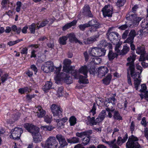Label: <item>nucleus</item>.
<instances>
[{"mask_svg":"<svg viewBox=\"0 0 148 148\" xmlns=\"http://www.w3.org/2000/svg\"><path fill=\"white\" fill-rule=\"evenodd\" d=\"M71 63V60L69 59H66L64 60L63 71L66 73H60V71L61 69V66L58 68H55V75L54 78L57 84L59 83V81H64L68 84L72 83L70 77L68 74L69 73H71L72 70H74L75 67L73 66H70Z\"/></svg>","mask_w":148,"mask_h":148,"instance_id":"1","label":"nucleus"},{"mask_svg":"<svg viewBox=\"0 0 148 148\" xmlns=\"http://www.w3.org/2000/svg\"><path fill=\"white\" fill-rule=\"evenodd\" d=\"M136 57L134 54H132L127 59L128 62L127 63V65L129 66L127 69L128 73H130L131 77L134 79V87L136 90H138V87L140 84V73L142 72V67L138 64L136 65V69L139 70V72L135 71L134 70V62Z\"/></svg>","mask_w":148,"mask_h":148,"instance_id":"2","label":"nucleus"},{"mask_svg":"<svg viewBox=\"0 0 148 148\" xmlns=\"http://www.w3.org/2000/svg\"><path fill=\"white\" fill-rule=\"evenodd\" d=\"M78 72L76 70H72L71 75L73 76L75 79H79V82L80 84H87L88 81L86 78L87 77L88 68L86 65L82 66L79 69Z\"/></svg>","mask_w":148,"mask_h":148,"instance_id":"3","label":"nucleus"},{"mask_svg":"<svg viewBox=\"0 0 148 148\" xmlns=\"http://www.w3.org/2000/svg\"><path fill=\"white\" fill-rule=\"evenodd\" d=\"M24 126L28 132L32 134L35 143H38L42 140V136L39 132V128L38 127L28 123H25Z\"/></svg>","mask_w":148,"mask_h":148,"instance_id":"4","label":"nucleus"},{"mask_svg":"<svg viewBox=\"0 0 148 148\" xmlns=\"http://www.w3.org/2000/svg\"><path fill=\"white\" fill-rule=\"evenodd\" d=\"M141 26L143 28H144L145 29L143 30H140V31L136 32L134 30H131L129 34V37L125 41V42H132L134 40V37L137 34H139L140 36H144V33L146 30L145 28L147 26H148V19L146 18L145 19L144 21H143Z\"/></svg>","mask_w":148,"mask_h":148,"instance_id":"5","label":"nucleus"},{"mask_svg":"<svg viewBox=\"0 0 148 148\" xmlns=\"http://www.w3.org/2000/svg\"><path fill=\"white\" fill-rule=\"evenodd\" d=\"M138 8L137 5H135L132 8V11L129 12L126 15V19L130 21L131 23L130 24V26L132 25L134 26H137L142 19L141 18L137 17L136 14L133 13L136 11Z\"/></svg>","mask_w":148,"mask_h":148,"instance_id":"6","label":"nucleus"},{"mask_svg":"<svg viewBox=\"0 0 148 148\" xmlns=\"http://www.w3.org/2000/svg\"><path fill=\"white\" fill-rule=\"evenodd\" d=\"M41 145L43 148H57L58 143L55 137L50 136L47 138L45 143H41Z\"/></svg>","mask_w":148,"mask_h":148,"instance_id":"7","label":"nucleus"},{"mask_svg":"<svg viewBox=\"0 0 148 148\" xmlns=\"http://www.w3.org/2000/svg\"><path fill=\"white\" fill-rule=\"evenodd\" d=\"M88 52L91 56L95 57H99L104 56L106 50L103 48L93 47L89 49Z\"/></svg>","mask_w":148,"mask_h":148,"instance_id":"8","label":"nucleus"},{"mask_svg":"<svg viewBox=\"0 0 148 148\" xmlns=\"http://www.w3.org/2000/svg\"><path fill=\"white\" fill-rule=\"evenodd\" d=\"M138 139L137 138L133 135L130 137L126 143L127 148H140V145L138 141Z\"/></svg>","mask_w":148,"mask_h":148,"instance_id":"9","label":"nucleus"},{"mask_svg":"<svg viewBox=\"0 0 148 148\" xmlns=\"http://www.w3.org/2000/svg\"><path fill=\"white\" fill-rule=\"evenodd\" d=\"M108 39L114 44H115L120 40V36L119 34L116 32H110L109 29L107 34Z\"/></svg>","mask_w":148,"mask_h":148,"instance_id":"10","label":"nucleus"},{"mask_svg":"<svg viewBox=\"0 0 148 148\" xmlns=\"http://www.w3.org/2000/svg\"><path fill=\"white\" fill-rule=\"evenodd\" d=\"M54 69L53 64L51 61L46 62L41 66V69L45 73H48L52 72Z\"/></svg>","mask_w":148,"mask_h":148,"instance_id":"11","label":"nucleus"},{"mask_svg":"<svg viewBox=\"0 0 148 148\" xmlns=\"http://www.w3.org/2000/svg\"><path fill=\"white\" fill-rule=\"evenodd\" d=\"M23 131L21 128L15 127L12 130L10 137L15 140L19 139Z\"/></svg>","mask_w":148,"mask_h":148,"instance_id":"12","label":"nucleus"},{"mask_svg":"<svg viewBox=\"0 0 148 148\" xmlns=\"http://www.w3.org/2000/svg\"><path fill=\"white\" fill-rule=\"evenodd\" d=\"M56 137L60 145L58 148H67L68 143L64 136L61 134H58L56 136Z\"/></svg>","mask_w":148,"mask_h":148,"instance_id":"13","label":"nucleus"},{"mask_svg":"<svg viewBox=\"0 0 148 148\" xmlns=\"http://www.w3.org/2000/svg\"><path fill=\"white\" fill-rule=\"evenodd\" d=\"M51 110L54 116L59 117L61 115L62 110L60 106L53 104L51 107Z\"/></svg>","mask_w":148,"mask_h":148,"instance_id":"14","label":"nucleus"},{"mask_svg":"<svg viewBox=\"0 0 148 148\" xmlns=\"http://www.w3.org/2000/svg\"><path fill=\"white\" fill-rule=\"evenodd\" d=\"M89 27H91L90 31L91 32L96 31L97 29L100 27V23L96 20L93 19L88 22Z\"/></svg>","mask_w":148,"mask_h":148,"instance_id":"15","label":"nucleus"},{"mask_svg":"<svg viewBox=\"0 0 148 148\" xmlns=\"http://www.w3.org/2000/svg\"><path fill=\"white\" fill-rule=\"evenodd\" d=\"M104 17H111L113 13L112 7L110 5H105L102 10Z\"/></svg>","mask_w":148,"mask_h":148,"instance_id":"16","label":"nucleus"},{"mask_svg":"<svg viewBox=\"0 0 148 148\" xmlns=\"http://www.w3.org/2000/svg\"><path fill=\"white\" fill-rule=\"evenodd\" d=\"M136 50L137 53L140 55L139 61L144 60H145V53L144 46L142 45L140 47H138Z\"/></svg>","mask_w":148,"mask_h":148,"instance_id":"17","label":"nucleus"},{"mask_svg":"<svg viewBox=\"0 0 148 148\" xmlns=\"http://www.w3.org/2000/svg\"><path fill=\"white\" fill-rule=\"evenodd\" d=\"M109 70L105 66H101L98 68V75L99 77L105 76L108 72Z\"/></svg>","mask_w":148,"mask_h":148,"instance_id":"18","label":"nucleus"},{"mask_svg":"<svg viewBox=\"0 0 148 148\" xmlns=\"http://www.w3.org/2000/svg\"><path fill=\"white\" fill-rule=\"evenodd\" d=\"M34 112L37 114V116L39 118L43 117L46 113L45 111L40 106L36 107Z\"/></svg>","mask_w":148,"mask_h":148,"instance_id":"19","label":"nucleus"},{"mask_svg":"<svg viewBox=\"0 0 148 148\" xmlns=\"http://www.w3.org/2000/svg\"><path fill=\"white\" fill-rule=\"evenodd\" d=\"M106 116V110H103L99 114L98 117L95 119L96 125L102 122Z\"/></svg>","mask_w":148,"mask_h":148,"instance_id":"20","label":"nucleus"},{"mask_svg":"<svg viewBox=\"0 0 148 148\" xmlns=\"http://www.w3.org/2000/svg\"><path fill=\"white\" fill-rule=\"evenodd\" d=\"M90 9V8L88 5H85L83 8V13L84 15L91 17H92L93 15Z\"/></svg>","mask_w":148,"mask_h":148,"instance_id":"21","label":"nucleus"},{"mask_svg":"<svg viewBox=\"0 0 148 148\" xmlns=\"http://www.w3.org/2000/svg\"><path fill=\"white\" fill-rule=\"evenodd\" d=\"M68 120L67 118L65 117L62 119H57L56 120V122H57V127L58 128H64V124Z\"/></svg>","mask_w":148,"mask_h":148,"instance_id":"22","label":"nucleus"},{"mask_svg":"<svg viewBox=\"0 0 148 148\" xmlns=\"http://www.w3.org/2000/svg\"><path fill=\"white\" fill-rule=\"evenodd\" d=\"M98 37L97 35L93 36L87 38L84 41V42L86 44H90L93 43L97 40V39Z\"/></svg>","mask_w":148,"mask_h":148,"instance_id":"23","label":"nucleus"},{"mask_svg":"<svg viewBox=\"0 0 148 148\" xmlns=\"http://www.w3.org/2000/svg\"><path fill=\"white\" fill-rule=\"evenodd\" d=\"M52 83L50 81H47L45 83V85L42 87V89L45 92H47L50 89L52 86Z\"/></svg>","mask_w":148,"mask_h":148,"instance_id":"24","label":"nucleus"},{"mask_svg":"<svg viewBox=\"0 0 148 148\" xmlns=\"http://www.w3.org/2000/svg\"><path fill=\"white\" fill-rule=\"evenodd\" d=\"M128 138L127 134H125L123 138L122 139L121 137H119L117 140V144L119 145H121L122 144L125 142Z\"/></svg>","mask_w":148,"mask_h":148,"instance_id":"25","label":"nucleus"},{"mask_svg":"<svg viewBox=\"0 0 148 148\" xmlns=\"http://www.w3.org/2000/svg\"><path fill=\"white\" fill-rule=\"evenodd\" d=\"M87 120L86 121L87 125H96L95 120L94 117L90 118V116H89L87 117Z\"/></svg>","mask_w":148,"mask_h":148,"instance_id":"26","label":"nucleus"},{"mask_svg":"<svg viewBox=\"0 0 148 148\" xmlns=\"http://www.w3.org/2000/svg\"><path fill=\"white\" fill-rule=\"evenodd\" d=\"M77 23V21L76 20H75L71 23H67L63 27L62 30L63 31L66 30L71 26L75 25Z\"/></svg>","mask_w":148,"mask_h":148,"instance_id":"27","label":"nucleus"},{"mask_svg":"<svg viewBox=\"0 0 148 148\" xmlns=\"http://www.w3.org/2000/svg\"><path fill=\"white\" fill-rule=\"evenodd\" d=\"M116 141L115 139L109 141L108 145L112 148H119V146L116 145Z\"/></svg>","mask_w":148,"mask_h":148,"instance_id":"28","label":"nucleus"},{"mask_svg":"<svg viewBox=\"0 0 148 148\" xmlns=\"http://www.w3.org/2000/svg\"><path fill=\"white\" fill-rule=\"evenodd\" d=\"M66 37L69 39V41L71 43L75 42L76 39L75 34L72 33L67 34Z\"/></svg>","mask_w":148,"mask_h":148,"instance_id":"29","label":"nucleus"},{"mask_svg":"<svg viewBox=\"0 0 148 148\" xmlns=\"http://www.w3.org/2000/svg\"><path fill=\"white\" fill-rule=\"evenodd\" d=\"M129 50L130 48L129 46H127V44H125L123 46V49L121 51L119 54V55H125L129 51Z\"/></svg>","mask_w":148,"mask_h":148,"instance_id":"30","label":"nucleus"},{"mask_svg":"<svg viewBox=\"0 0 148 148\" xmlns=\"http://www.w3.org/2000/svg\"><path fill=\"white\" fill-rule=\"evenodd\" d=\"M111 78L112 76L110 74H108L105 78L103 79V84L106 85L109 84Z\"/></svg>","mask_w":148,"mask_h":148,"instance_id":"31","label":"nucleus"},{"mask_svg":"<svg viewBox=\"0 0 148 148\" xmlns=\"http://www.w3.org/2000/svg\"><path fill=\"white\" fill-rule=\"evenodd\" d=\"M29 47H35V49H34L32 50V51L30 57L31 58L36 57V55H37V52L36 51V49L37 47V46L36 45H31L29 46Z\"/></svg>","mask_w":148,"mask_h":148,"instance_id":"32","label":"nucleus"},{"mask_svg":"<svg viewBox=\"0 0 148 148\" xmlns=\"http://www.w3.org/2000/svg\"><path fill=\"white\" fill-rule=\"evenodd\" d=\"M119 55L118 53L117 54L116 53H113L111 50H110L108 56L109 59L112 60L116 57Z\"/></svg>","mask_w":148,"mask_h":148,"instance_id":"33","label":"nucleus"},{"mask_svg":"<svg viewBox=\"0 0 148 148\" xmlns=\"http://www.w3.org/2000/svg\"><path fill=\"white\" fill-rule=\"evenodd\" d=\"M98 57H95V58L92 59L90 62L91 64H97L100 63L101 61V59Z\"/></svg>","mask_w":148,"mask_h":148,"instance_id":"34","label":"nucleus"},{"mask_svg":"<svg viewBox=\"0 0 148 148\" xmlns=\"http://www.w3.org/2000/svg\"><path fill=\"white\" fill-rule=\"evenodd\" d=\"M67 141L68 143H76L79 142V139L75 137L67 139Z\"/></svg>","mask_w":148,"mask_h":148,"instance_id":"35","label":"nucleus"},{"mask_svg":"<svg viewBox=\"0 0 148 148\" xmlns=\"http://www.w3.org/2000/svg\"><path fill=\"white\" fill-rule=\"evenodd\" d=\"M116 101V100L115 98L114 97H112L106 99L104 103L105 104H106L107 103H111L113 105L115 104Z\"/></svg>","mask_w":148,"mask_h":148,"instance_id":"36","label":"nucleus"},{"mask_svg":"<svg viewBox=\"0 0 148 148\" xmlns=\"http://www.w3.org/2000/svg\"><path fill=\"white\" fill-rule=\"evenodd\" d=\"M67 40V37L66 36H63L60 37L59 38V43L60 44L64 45L66 43V41Z\"/></svg>","mask_w":148,"mask_h":148,"instance_id":"37","label":"nucleus"},{"mask_svg":"<svg viewBox=\"0 0 148 148\" xmlns=\"http://www.w3.org/2000/svg\"><path fill=\"white\" fill-rule=\"evenodd\" d=\"M31 91V89L27 87L20 88L19 89V92L21 94H23L25 93H28Z\"/></svg>","mask_w":148,"mask_h":148,"instance_id":"38","label":"nucleus"},{"mask_svg":"<svg viewBox=\"0 0 148 148\" xmlns=\"http://www.w3.org/2000/svg\"><path fill=\"white\" fill-rule=\"evenodd\" d=\"M2 74V72H0V77H1V82L3 84L9 78V77L8 75L7 74H4L1 76Z\"/></svg>","mask_w":148,"mask_h":148,"instance_id":"39","label":"nucleus"},{"mask_svg":"<svg viewBox=\"0 0 148 148\" xmlns=\"http://www.w3.org/2000/svg\"><path fill=\"white\" fill-rule=\"evenodd\" d=\"M49 21V19H46L45 21H43L41 22L39 26H38L39 24L38 23H37L36 25L37 28L39 29V28L44 27L48 23Z\"/></svg>","mask_w":148,"mask_h":148,"instance_id":"40","label":"nucleus"},{"mask_svg":"<svg viewBox=\"0 0 148 148\" xmlns=\"http://www.w3.org/2000/svg\"><path fill=\"white\" fill-rule=\"evenodd\" d=\"M41 129L46 131H50L53 129L54 127L51 126H42L40 127Z\"/></svg>","mask_w":148,"mask_h":148,"instance_id":"41","label":"nucleus"},{"mask_svg":"<svg viewBox=\"0 0 148 148\" xmlns=\"http://www.w3.org/2000/svg\"><path fill=\"white\" fill-rule=\"evenodd\" d=\"M71 126H73L76 123V119L74 116H71L69 120Z\"/></svg>","mask_w":148,"mask_h":148,"instance_id":"42","label":"nucleus"},{"mask_svg":"<svg viewBox=\"0 0 148 148\" xmlns=\"http://www.w3.org/2000/svg\"><path fill=\"white\" fill-rule=\"evenodd\" d=\"M12 30L13 31L16 32L17 34H19L21 32V28L17 27L15 25H14L11 27Z\"/></svg>","mask_w":148,"mask_h":148,"instance_id":"43","label":"nucleus"},{"mask_svg":"<svg viewBox=\"0 0 148 148\" xmlns=\"http://www.w3.org/2000/svg\"><path fill=\"white\" fill-rule=\"evenodd\" d=\"M113 117L115 119L119 120H122V117L120 115L119 113L117 111H115L114 112Z\"/></svg>","mask_w":148,"mask_h":148,"instance_id":"44","label":"nucleus"},{"mask_svg":"<svg viewBox=\"0 0 148 148\" xmlns=\"http://www.w3.org/2000/svg\"><path fill=\"white\" fill-rule=\"evenodd\" d=\"M36 26H37L36 24H35L34 23H32L29 26V29L31 33H34Z\"/></svg>","mask_w":148,"mask_h":148,"instance_id":"45","label":"nucleus"},{"mask_svg":"<svg viewBox=\"0 0 148 148\" xmlns=\"http://www.w3.org/2000/svg\"><path fill=\"white\" fill-rule=\"evenodd\" d=\"M90 138L89 136H86L83 139L82 144L84 145H87L90 142Z\"/></svg>","mask_w":148,"mask_h":148,"instance_id":"46","label":"nucleus"},{"mask_svg":"<svg viewBox=\"0 0 148 148\" xmlns=\"http://www.w3.org/2000/svg\"><path fill=\"white\" fill-rule=\"evenodd\" d=\"M141 88L140 91V92H143L144 93V95H145L146 92H147V87L146 85L145 84H143L141 85Z\"/></svg>","mask_w":148,"mask_h":148,"instance_id":"47","label":"nucleus"},{"mask_svg":"<svg viewBox=\"0 0 148 148\" xmlns=\"http://www.w3.org/2000/svg\"><path fill=\"white\" fill-rule=\"evenodd\" d=\"M44 121L47 123H50L52 121V116L51 115H47L44 117Z\"/></svg>","mask_w":148,"mask_h":148,"instance_id":"48","label":"nucleus"},{"mask_svg":"<svg viewBox=\"0 0 148 148\" xmlns=\"http://www.w3.org/2000/svg\"><path fill=\"white\" fill-rule=\"evenodd\" d=\"M126 2V0H117L116 3V5L119 7L123 6Z\"/></svg>","mask_w":148,"mask_h":148,"instance_id":"49","label":"nucleus"},{"mask_svg":"<svg viewBox=\"0 0 148 148\" xmlns=\"http://www.w3.org/2000/svg\"><path fill=\"white\" fill-rule=\"evenodd\" d=\"M88 132H77L76 134V136L78 137H82L85 136H87L88 134Z\"/></svg>","mask_w":148,"mask_h":148,"instance_id":"50","label":"nucleus"},{"mask_svg":"<svg viewBox=\"0 0 148 148\" xmlns=\"http://www.w3.org/2000/svg\"><path fill=\"white\" fill-rule=\"evenodd\" d=\"M121 44L119 42L116 45L115 48V51L117 52V53H118V54H119V53H120L121 51L120 50L121 49Z\"/></svg>","mask_w":148,"mask_h":148,"instance_id":"51","label":"nucleus"},{"mask_svg":"<svg viewBox=\"0 0 148 148\" xmlns=\"http://www.w3.org/2000/svg\"><path fill=\"white\" fill-rule=\"evenodd\" d=\"M96 108V105L95 103H94L93 105L92 109L90 111V113L91 114H92V116H94L95 114Z\"/></svg>","mask_w":148,"mask_h":148,"instance_id":"52","label":"nucleus"},{"mask_svg":"<svg viewBox=\"0 0 148 148\" xmlns=\"http://www.w3.org/2000/svg\"><path fill=\"white\" fill-rule=\"evenodd\" d=\"M19 117V116H18L17 114H15L13 115L12 116L13 119V121H7L8 123L9 124L12 123L13 122H14L15 121H16L17 120Z\"/></svg>","mask_w":148,"mask_h":148,"instance_id":"53","label":"nucleus"},{"mask_svg":"<svg viewBox=\"0 0 148 148\" xmlns=\"http://www.w3.org/2000/svg\"><path fill=\"white\" fill-rule=\"evenodd\" d=\"M22 40V39H21L14 41H10L8 43V45L10 46H11L17 43Z\"/></svg>","mask_w":148,"mask_h":148,"instance_id":"54","label":"nucleus"},{"mask_svg":"<svg viewBox=\"0 0 148 148\" xmlns=\"http://www.w3.org/2000/svg\"><path fill=\"white\" fill-rule=\"evenodd\" d=\"M88 27H89V26L88 23L83 25H80L79 26V28L82 30H84L86 28Z\"/></svg>","mask_w":148,"mask_h":148,"instance_id":"55","label":"nucleus"},{"mask_svg":"<svg viewBox=\"0 0 148 148\" xmlns=\"http://www.w3.org/2000/svg\"><path fill=\"white\" fill-rule=\"evenodd\" d=\"M63 88L62 86H61L59 88L58 90L57 91V93L59 97H61L63 95Z\"/></svg>","mask_w":148,"mask_h":148,"instance_id":"56","label":"nucleus"},{"mask_svg":"<svg viewBox=\"0 0 148 148\" xmlns=\"http://www.w3.org/2000/svg\"><path fill=\"white\" fill-rule=\"evenodd\" d=\"M16 7V10L17 12H18L20 10L21 7V3L20 1H18L17 2Z\"/></svg>","mask_w":148,"mask_h":148,"instance_id":"57","label":"nucleus"},{"mask_svg":"<svg viewBox=\"0 0 148 148\" xmlns=\"http://www.w3.org/2000/svg\"><path fill=\"white\" fill-rule=\"evenodd\" d=\"M106 109L108 112V116L109 118H111L112 116V113L114 112V110H110V108H107Z\"/></svg>","mask_w":148,"mask_h":148,"instance_id":"58","label":"nucleus"},{"mask_svg":"<svg viewBox=\"0 0 148 148\" xmlns=\"http://www.w3.org/2000/svg\"><path fill=\"white\" fill-rule=\"evenodd\" d=\"M127 27L128 26L127 25L125 24L122 25L121 26H119L118 28L121 30H123L127 28Z\"/></svg>","mask_w":148,"mask_h":148,"instance_id":"59","label":"nucleus"},{"mask_svg":"<svg viewBox=\"0 0 148 148\" xmlns=\"http://www.w3.org/2000/svg\"><path fill=\"white\" fill-rule=\"evenodd\" d=\"M30 67L34 72L35 74H36L38 71V69L36 66L34 65H32Z\"/></svg>","mask_w":148,"mask_h":148,"instance_id":"60","label":"nucleus"},{"mask_svg":"<svg viewBox=\"0 0 148 148\" xmlns=\"http://www.w3.org/2000/svg\"><path fill=\"white\" fill-rule=\"evenodd\" d=\"M129 32V31L128 30H126L125 31L122 36V38L123 39H125L126 38Z\"/></svg>","mask_w":148,"mask_h":148,"instance_id":"61","label":"nucleus"},{"mask_svg":"<svg viewBox=\"0 0 148 148\" xmlns=\"http://www.w3.org/2000/svg\"><path fill=\"white\" fill-rule=\"evenodd\" d=\"M107 43L105 40H102L100 42V44L102 47H107Z\"/></svg>","mask_w":148,"mask_h":148,"instance_id":"62","label":"nucleus"},{"mask_svg":"<svg viewBox=\"0 0 148 148\" xmlns=\"http://www.w3.org/2000/svg\"><path fill=\"white\" fill-rule=\"evenodd\" d=\"M9 2V0H3L1 2V5L3 8L6 6V5Z\"/></svg>","mask_w":148,"mask_h":148,"instance_id":"63","label":"nucleus"},{"mask_svg":"<svg viewBox=\"0 0 148 148\" xmlns=\"http://www.w3.org/2000/svg\"><path fill=\"white\" fill-rule=\"evenodd\" d=\"M28 49L26 48H24L21 51V53L22 54L26 55L27 53Z\"/></svg>","mask_w":148,"mask_h":148,"instance_id":"64","label":"nucleus"}]
</instances>
